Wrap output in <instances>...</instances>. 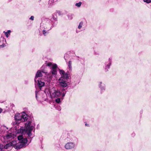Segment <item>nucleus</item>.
<instances>
[{
	"instance_id": "obj_1",
	"label": "nucleus",
	"mask_w": 151,
	"mask_h": 151,
	"mask_svg": "<svg viewBox=\"0 0 151 151\" xmlns=\"http://www.w3.org/2000/svg\"><path fill=\"white\" fill-rule=\"evenodd\" d=\"M35 124L34 122L29 120L25 124V127H21L20 128L17 130V133L25 134L26 133L28 137L32 139L35 136L34 135H32V131H33L34 132L35 130Z\"/></svg>"
},
{
	"instance_id": "obj_2",
	"label": "nucleus",
	"mask_w": 151,
	"mask_h": 151,
	"mask_svg": "<svg viewBox=\"0 0 151 151\" xmlns=\"http://www.w3.org/2000/svg\"><path fill=\"white\" fill-rule=\"evenodd\" d=\"M30 139L29 142H28L27 138H24L22 135L19 136L18 137V139L19 141V142L16 144L15 145L14 147L17 150L25 148L31 142L32 139Z\"/></svg>"
},
{
	"instance_id": "obj_3",
	"label": "nucleus",
	"mask_w": 151,
	"mask_h": 151,
	"mask_svg": "<svg viewBox=\"0 0 151 151\" xmlns=\"http://www.w3.org/2000/svg\"><path fill=\"white\" fill-rule=\"evenodd\" d=\"M65 90V89L63 88L61 91L58 89H55L54 87H53L52 88H49V92L52 97L56 98L61 96L63 97L66 93Z\"/></svg>"
},
{
	"instance_id": "obj_4",
	"label": "nucleus",
	"mask_w": 151,
	"mask_h": 151,
	"mask_svg": "<svg viewBox=\"0 0 151 151\" xmlns=\"http://www.w3.org/2000/svg\"><path fill=\"white\" fill-rule=\"evenodd\" d=\"M22 114L19 113L16 114L14 116L15 122H13L12 124L14 126L15 125H18L21 122L27 121L28 118L27 115L25 114Z\"/></svg>"
},
{
	"instance_id": "obj_5",
	"label": "nucleus",
	"mask_w": 151,
	"mask_h": 151,
	"mask_svg": "<svg viewBox=\"0 0 151 151\" xmlns=\"http://www.w3.org/2000/svg\"><path fill=\"white\" fill-rule=\"evenodd\" d=\"M65 140L69 141H73V142H68L65 145V147L67 150L71 149L74 148L75 145V142H77L78 141L77 138L74 137L71 138V139L67 137L65 139Z\"/></svg>"
},
{
	"instance_id": "obj_6",
	"label": "nucleus",
	"mask_w": 151,
	"mask_h": 151,
	"mask_svg": "<svg viewBox=\"0 0 151 151\" xmlns=\"http://www.w3.org/2000/svg\"><path fill=\"white\" fill-rule=\"evenodd\" d=\"M52 66V68H50L51 69L50 72L51 73L52 75L54 76H56L57 74V69L58 68V66L56 64H53L50 62L48 63L47 64H45V67L46 69L47 68V66L51 67Z\"/></svg>"
},
{
	"instance_id": "obj_7",
	"label": "nucleus",
	"mask_w": 151,
	"mask_h": 151,
	"mask_svg": "<svg viewBox=\"0 0 151 151\" xmlns=\"http://www.w3.org/2000/svg\"><path fill=\"white\" fill-rule=\"evenodd\" d=\"M42 73L45 74V75H48L47 71L46 69L45 65L42 66L40 70H38L34 80H36L38 79L37 78L38 77H42L43 76Z\"/></svg>"
},
{
	"instance_id": "obj_8",
	"label": "nucleus",
	"mask_w": 151,
	"mask_h": 151,
	"mask_svg": "<svg viewBox=\"0 0 151 151\" xmlns=\"http://www.w3.org/2000/svg\"><path fill=\"white\" fill-rule=\"evenodd\" d=\"M35 88H39L40 90H42V88L45 85V83L44 82L42 81L41 80H34Z\"/></svg>"
},
{
	"instance_id": "obj_9",
	"label": "nucleus",
	"mask_w": 151,
	"mask_h": 151,
	"mask_svg": "<svg viewBox=\"0 0 151 151\" xmlns=\"http://www.w3.org/2000/svg\"><path fill=\"white\" fill-rule=\"evenodd\" d=\"M58 82L60 86L63 88L67 87L68 85V80L67 81L65 80V78L61 77L58 79Z\"/></svg>"
},
{
	"instance_id": "obj_10",
	"label": "nucleus",
	"mask_w": 151,
	"mask_h": 151,
	"mask_svg": "<svg viewBox=\"0 0 151 151\" xmlns=\"http://www.w3.org/2000/svg\"><path fill=\"white\" fill-rule=\"evenodd\" d=\"M112 58H109L108 60L105 62L104 68L105 72H107L109 71V69L110 68L112 63Z\"/></svg>"
},
{
	"instance_id": "obj_11",
	"label": "nucleus",
	"mask_w": 151,
	"mask_h": 151,
	"mask_svg": "<svg viewBox=\"0 0 151 151\" xmlns=\"http://www.w3.org/2000/svg\"><path fill=\"white\" fill-rule=\"evenodd\" d=\"M43 28L47 30H50L51 29L52 27L51 25L50 22H45L44 23Z\"/></svg>"
},
{
	"instance_id": "obj_12",
	"label": "nucleus",
	"mask_w": 151,
	"mask_h": 151,
	"mask_svg": "<svg viewBox=\"0 0 151 151\" xmlns=\"http://www.w3.org/2000/svg\"><path fill=\"white\" fill-rule=\"evenodd\" d=\"M98 86L100 89V93L102 94L106 90V86L104 83L100 82L99 83Z\"/></svg>"
},
{
	"instance_id": "obj_13",
	"label": "nucleus",
	"mask_w": 151,
	"mask_h": 151,
	"mask_svg": "<svg viewBox=\"0 0 151 151\" xmlns=\"http://www.w3.org/2000/svg\"><path fill=\"white\" fill-rule=\"evenodd\" d=\"M6 41V39L3 37H1L0 39V47H4L5 46Z\"/></svg>"
},
{
	"instance_id": "obj_14",
	"label": "nucleus",
	"mask_w": 151,
	"mask_h": 151,
	"mask_svg": "<svg viewBox=\"0 0 151 151\" xmlns=\"http://www.w3.org/2000/svg\"><path fill=\"white\" fill-rule=\"evenodd\" d=\"M70 81V80H68V85L67 87V88L66 89H71L73 88L76 85V83H75L71 82L69 83V81Z\"/></svg>"
},
{
	"instance_id": "obj_15",
	"label": "nucleus",
	"mask_w": 151,
	"mask_h": 151,
	"mask_svg": "<svg viewBox=\"0 0 151 151\" xmlns=\"http://www.w3.org/2000/svg\"><path fill=\"white\" fill-rule=\"evenodd\" d=\"M56 0H49L48 3V7L50 8L54 4V3L57 2Z\"/></svg>"
},
{
	"instance_id": "obj_16",
	"label": "nucleus",
	"mask_w": 151,
	"mask_h": 151,
	"mask_svg": "<svg viewBox=\"0 0 151 151\" xmlns=\"http://www.w3.org/2000/svg\"><path fill=\"white\" fill-rule=\"evenodd\" d=\"M13 141L12 142H10L9 143L6 144L5 146H4V148L5 149H7L9 147L11 146H12L14 147L15 145L13 144Z\"/></svg>"
},
{
	"instance_id": "obj_17",
	"label": "nucleus",
	"mask_w": 151,
	"mask_h": 151,
	"mask_svg": "<svg viewBox=\"0 0 151 151\" xmlns=\"http://www.w3.org/2000/svg\"><path fill=\"white\" fill-rule=\"evenodd\" d=\"M76 60L80 61L81 64L84 65L85 59L84 58H80L79 56H76Z\"/></svg>"
},
{
	"instance_id": "obj_18",
	"label": "nucleus",
	"mask_w": 151,
	"mask_h": 151,
	"mask_svg": "<svg viewBox=\"0 0 151 151\" xmlns=\"http://www.w3.org/2000/svg\"><path fill=\"white\" fill-rule=\"evenodd\" d=\"M50 22L52 28L56 26L58 24V21L50 20Z\"/></svg>"
},
{
	"instance_id": "obj_19",
	"label": "nucleus",
	"mask_w": 151,
	"mask_h": 151,
	"mask_svg": "<svg viewBox=\"0 0 151 151\" xmlns=\"http://www.w3.org/2000/svg\"><path fill=\"white\" fill-rule=\"evenodd\" d=\"M50 20L58 21L57 16L56 14L54 13L52 15V18Z\"/></svg>"
},
{
	"instance_id": "obj_20",
	"label": "nucleus",
	"mask_w": 151,
	"mask_h": 151,
	"mask_svg": "<svg viewBox=\"0 0 151 151\" xmlns=\"http://www.w3.org/2000/svg\"><path fill=\"white\" fill-rule=\"evenodd\" d=\"M70 74H69V72H67L65 73L63 75V78H65V80L68 81V80H69V78L70 76Z\"/></svg>"
},
{
	"instance_id": "obj_21",
	"label": "nucleus",
	"mask_w": 151,
	"mask_h": 151,
	"mask_svg": "<svg viewBox=\"0 0 151 151\" xmlns=\"http://www.w3.org/2000/svg\"><path fill=\"white\" fill-rule=\"evenodd\" d=\"M6 137L7 139H9L10 138H13L14 135L12 133H11L6 135Z\"/></svg>"
},
{
	"instance_id": "obj_22",
	"label": "nucleus",
	"mask_w": 151,
	"mask_h": 151,
	"mask_svg": "<svg viewBox=\"0 0 151 151\" xmlns=\"http://www.w3.org/2000/svg\"><path fill=\"white\" fill-rule=\"evenodd\" d=\"M68 53H70V52H68L67 53L65 54L64 56V59L66 62H67L68 60L70 57V56L69 55Z\"/></svg>"
},
{
	"instance_id": "obj_23",
	"label": "nucleus",
	"mask_w": 151,
	"mask_h": 151,
	"mask_svg": "<svg viewBox=\"0 0 151 151\" xmlns=\"http://www.w3.org/2000/svg\"><path fill=\"white\" fill-rule=\"evenodd\" d=\"M67 17L68 19L71 20L74 17V15L73 14L69 13L67 15Z\"/></svg>"
},
{
	"instance_id": "obj_24",
	"label": "nucleus",
	"mask_w": 151,
	"mask_h": 151,
	"mask_svg": "<svg viewBox=\"0 0 151 151\" xmlns=\"http://www.w3.org/2000/svg\"><path fill=\"white\" fill-rule=\"evenodd\" d=\"M11 32L10 30H8L7 32H5L4 31V32L5 33V35L7 37H8L9 35H10V33Z\"/></svg>"
},
{
	"instance_id": "obj_25",
	"label": "nucleus",
	"mask_w": 151,
	"mask_h": 151,
	"mask_svg": "<svg viewBox=\"0 0 151 151\" xmlns=\"http://www.w3.org/2000/svg\"><path fill=\"white\" fill-rule=\"evenodd\" d=\"M50 30H46V29H44L42 30V32L43 34L45 35H46L47 34H48L49 33V31Z\"/></svg>"
},
{
	"instance_id": "obj_26",
	"label": "nucleus",
	"mask_w": 151,
	"mask_h": 151,
	"mask_svg": "<svg viewBox=\"0 0 151 151\" xmlns=\"http://www.w3.org/2000/svg\"><path fill=\"white\" fill-rule=\"evenodd\" d=\"M71 61L70 60L68 63V68L70 71H71L72 70V66H71Z\"/></svg>"
},
{
	"instance_id": "obj_27",
	"label": "nucleus",
	"mask_w": 151,
	"mask_h": 151,
	"mask_svg": "<svg viewBox=\"0 0 151 151\" xmlns=\"http://www.w3.org/2000/svg\"><path fill=\"white\" fill-rule=\"evenodd\" d=\"M83 24V22L82 21H81V22H80L78 26V28L79 29H80L82 27Z\"/></svg>"
},
{
	"instance_id": "obj_28",
	"label": "nucleus",
	"mask_w": 151,
	"mask_h": 151,
	"mask_svg": "<svg viewBox=\"0 0 151 151\" xmlns=\"http://www.w3.org/2000/svg\"><path fill=\"white\" fill-rule=\"evenodd\" d=\"M82 4V2H79L78 3H76L75 4L76 6L78 7H80Z\"/></svg>"
},
{
	"instance_id": "obj_29",
	"label": "nucleus",
	"mask_w": 151,
	"mask_h": 151,
	"mask_svg": "<svg viewBox=\"0 0 151 151\" xmlns=\"http://www.w3.org/2000/svg\"><path fill=\"white\" fill-rule=\"evenodd\" d=\"M39 94V91L36 90L35 91V97L36 99L38 100L37 95Z\"/></svg>"
},
{
	"instance_id": "obj_30",
	"label": "nucleus",
	"mask_w": 151,
	"mask_h": 151,
	"mask_svg": "<svg viewBox=\"0 0 151 151\" xmlns=\"http://www.w3.org/2000/svg\"><path fill=\"white\" fill-rule=\"evenodd\" d=\"M60 74L63 75L65 73V71L63 70H60Z\"/></svg>"
},
{
	"instance_id": "obj_31",
	"label": "nucleus",
	"mask_w": 151,
	"mask_h": 151,
	"mask_svg": "<svg viewBox=\"0 0 151 151\" xmlns=\"http://www.w3.org/2000/svg\"><path fill=\"white\" fill-rule=\"evenodd\" d=\"M143 1L144 2H146L147 4H149L151 2V0H143Z\"/></svg>"
},
{
	"instance_id": "obj_32",
	"label": "nucleus",
	"mask_w": 151,
	"mask_h": 151,
	"mask_svg": "<svg viewBox=\"0 0 151 151\" xmlns=\"http://www.w3.org/2000/svg\"><path fill=\"white\" fill-rule=\"evenodd\" d=\"M44 20L45 22H47L48 21L50 22V19L47 18H45L44 19Z\"/></svg>"
},
{
	"instance_id": "obj_33",
	"label": "nucleus",
	"mask_w": 151,
	"mask_h": 151,
	"mask_svg": "<svg viewBox=\"0 0 151 151\" xmlns=\"http://www.w3.org/2000/svg\"><path fill=\"white\" fill-rule=\"evenodd\" d=\"M4 148V146L2 144H0V151L2 150V149Z\"/></svg>"
},
{
	"instance_id": "obj_34",
	"label": "nucleus",
	"mask_w": 151,
	"mask_h": 151,
	"mask_svg": "<svg viewBox=\"0 0 151 151\" xmlns=\"http://www.w3.org/2000/svg\"><path fill=\"white\" fill-rule=\"evenodd\" d=\"M55 101L56 103H59L60 102V98H58L55 100Z\"/></svg>"
},
{
	"instance_id": "obj_35",
	"label": "nucleus",
	"mask_w": 151,
	"mask_h": 151,
	"mask_svg": "<svg viewBox=\"0 0 151 151\" xmlns=\"http://www.w3.org/2000/svg\"><path fill=\"white\" fill-rule=\"evenodd\" d=\"M56 109L58 111H60L61 110V107L60 106H58L56 108Z\"/></svg>"
},
{
	"instance_id": "obj_36",
	"label": "nucleus",
	"mask_w": 151,
	"mask_h": 151,
	"mask_svg": "<svg viewBox=\"0 0 151 151\" xmlns=\"http://www.w3.org/2000/svg\"><path fill=\"white\" fill-rule=\"evenodd\" d=\"M34 16H31L29 18V19L32 20V21H33L34 20Z\"/></svg>"
},
{
	"instance_id": "obj_37",
	"label": "nucleus",
	"mask_w": 151,
	"mask_h": 151,
	"mask_svg": "<svg viewBox=\"0 0 151 151\" xmlns=\"http://www.w3.org/2000/svg\"><path fill=\"white\" fill-rule=\"evenodd\" d=\"M94 54L95 55H99V53L98 52H96L94 51Z\"/></svg>"
},
{
	"instance_id": "obj_38",
	"label": "nucleus",
	"mask_w": 151,
	"mask_h": 151,
	"mask_svg": "<svg viewBox=\"0 0 151 151\" xmlns=\"http://www.w3.org/2000/svg\"><path fill=\"white\" fill-rule=\"evenodd\" d=\"M56 147H58V148H57V149L58 150H59L60 149V145H57V146H56Z\"/></svg>"
},
{
	"instance_id": "obj_39",
	"label": "nucleus",
	"mask_w": 151,
	"mask_h": 151,
	"mask_svg": "<svg viewBox=\"0 0 151 151\" xmlns=\"http://www.w3.org/2000/svg\"><path fill=\"white\" fill-rule=\"evenodd\" d=\"M135 135V134L133 132L131 134V136L132 137H134Z\"/></svg>"
},
{
	"instance_id": "obj_40",
	"label": "nucleus",
	"mask_w": 151,
	"mask_h": 151,
	"mask_svg": "<svg viewBox=\"0 0 151 151\" xmlns=\"http://www.w3.org/2000/svg\"><path fill=\"white\" fill-rule=\"evenodd\" d=\"M57 13L59 14V15H61V13L60 11H58L57 12Z\"/></svg>"
},
{
	"instance_id": "obj_41",
	"label": "nucleus",
	"mask_w": 151,
	"mask_h": 151,
	"mask_svg": "<svg viewBox=\"0 0 151 151\" xmlns=\"http://www.w3.org/2000/svg\"><path fill=\"white\" fill-rule=\"evenodd\" d=\"M24 83H25V84H27L28 83V81H25Z\"/></svg>"
},
{
	"instance_id": "obj_42",
	"label": "nucleus",
	"mask_w": 151,
	"mask_h": 151,
	"mask_svg": "<svg viewBox=\"0 0 151 151\" xmlns=\"http://www.w3.org/2000/svg\"><path fill=\"white\" fill-rule=\"evenodd\" d=\"M85 126H86L88 127L89 126V125L87 123H86L85 124Z\"/></svg>"
},
{
	"instance_id": "obj_43",
	"label": "nucleus",
	"mask_w": 151,
	"mask_h": 151,
	"mask_svg": "<svg viewBox=\"0 0 151 151\" xmlns=\"http://www.w3.org/2000/svg\"><path fill=\"white\" fill-rule=\"evenodd\" d=\"M2 111V110L0 108V113Z\"/></svg>"
},
{
	"instance_id": "obj_44",
	"label": "nucleus",
	"mask_w": 151,
	"mask_h": 151,
	"mask_svg": "<svg viewBox=\"0 0 151 151\" xmlns=\"http://www.w3.org/2000/svg\"><path fill=\"white\" fill-rule=\"evenodd\" d=\"M76 33H78V32L77 30H76Z\"/></svg>"
}]
</instances>
